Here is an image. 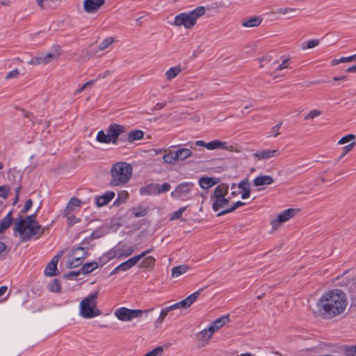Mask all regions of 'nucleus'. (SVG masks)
<instances>
[{"label":"nucleus","mask_w":356,"mask_h":356,"mask_svg":"<svg viewBox=\"0 0 356 356\" xmlns=\"http://www.w3.org/2000/svg\"><path fill=\"white\" fill-rule=\"evenodd\" d=\"M238 188L242 191V199H247L250 197L251 189L250 182L248 179L241 180L238 184Z\"/></svg>","instance_id":"obj_27"},{"label":"nucleus","mask_w":356,"mask_h":356,"mask_svg":"<svg viewBox=\"0 0 356 356\" xmlns=\"http://www.w3.org/2000/svg\"><path fill=\"white\" fill-rule=\"evenodd\" d=\"M134 252V248L131 246L118 245L113 251V258H123L127 257L131 255Z\"/></svg>","instance_id":"obj_16"},{"label":"nucleus","mask_w":356,"mask_h":356,"mask_svg":"<svg viewBox=\"0 0 356 356\" xmlns=\"http://www.w3.org/2000/svg\"><path fill=\"white\" fill-rule=\"evenodd\" d=\"M32 204H33V202L31 200L29 199V200H26L25 202L24 207L23 209L22 210V212H23V213L27 212L31 208Z\"/></svg>","instance_id":"obj_64"},{"label":"nucleus","mask_w":356,"mask_h":356,"mask_svg":"<svg viewBox=\"0 0 356 356\" xmlns=\"http://www.w3.org/2000/svg\"><path fill=\"white\" fill-rule=\"evenodd\" d=\"M105 133L103 130L99 131L97 135V141L101 143H110L111 142V125H110Z\"/></svg>","instance_id":"obj_23"},{"label":"nucleus","mask_w":356,"mask_h":356,"mask_svg":"<svg viewBox=\"0 0 356 356\" xmlns=\"http://www.w3.org/2000/svg\"><path fill=\"white\" fill-rule=\"evenodd\" d=\"M207 149L208 150L215 149H224L229 152H239L240 149L237 148L236 145H228L226 141H221L220 140H213L207 143Z\"/></svg>","instance_id":"obj_10"},{"label":"nucleus","mask_w":356,"mask_h":356,"mask_svg":"<svg viewBox=\"0 0 356 356\" xmlns=\"http://www.w3.org/2000/svg\"><path fill=\"white\" fill-rule=\"evenodd\" d=\"M59 54L49 53L46 55H40L31 58L28 63L31 65H47L54 60L58 59Z\"/></svg>","instance_id":"obj_11"},{"label":"nucleus","mask_w":356,"mask_h":356,"mask_svg":"<svg viewBox=\"0 0 356 356\" xmlns=\"http://www.w3.org/2000/svg\"><path fill=\"white\" fill-rule=\"evenodd\" d=\"M319 44V40H311L307 42L306 46H305V44L302 45V49L303 50L307 49H312L317 47Z\"/></svg>","instance_id":"obj_59"},{"label":"nucleus","mask_w":356,"mask_h":356,"mask_svg":"<svg viewBox=\"0 0 356 356\" xmlns=\"http://www.w3.org/2000/svg\"><path fill=\"white\" fill-rule=\"evenodd\" d=\"M170 188L171 186L168 183H164L161 186L159 184L158 195L169 191Z\"/></svg>","instance_id":"obj_61"},{"label":"nucleus","mask_w":356,"mask_h":356,"mask_svg":"<svg viewBox=\"0 0 356 356\" xmlns=\"http://www.w3.org/2000/svg\"><path fill=\"white\" fill-rule=\"evenodd\" d=\"M193 186V184L189 182L180 184L171 193V196L175 199L185 198L191 192Z\"/></svg>","instance_id":"obj_13"},{"label":"nucleus","mask_w":356,"mask_h":356,"mask_svg":"<svg viewBox=\"0 0 356 356\" xmlns=\"http://www.w3.org/2000/svg\"><path fill=\"white\" fill-rule=\"evenodd\" d=\"M298 210L295 209H288L283 211L277 215V218L272 220L270 225L273 230L277 229L282 223L287 222L297 213Z\"/></svg>","instance_id":"obj_8"},{"label":"nucleus","mask_w":356,"mask_h":356,"mask_svg":"<svg viewBox=\"0 0 356 356\" xmlns=\"http://www.w3.org/2000/svg\"><path fill=\"white\" fill-rule=\"evenodd\" d=\"M19 75V71L17 69L13 70L8 72L6 76L5 79L9 80L11 79H16Z\"/></svg>","instance_id":"obj_63"},{"label":"nucleus","mask_w":356,"mask_h":356,"mask_svg":"<svg viewBox=\"0 0 356 356\" xmlns=\"http://www.w3.org/2000/svg\"><path fill=\"white\" fill-rule=\"evenodd\" d=\"M62 255V252H58L56 255H55L51 261L47 264L44 273L47 276H53L56 275V271L57 270V264L59 259Z\"/></svg>","instance_id":"obj_17"},{"label":"nucleus","mask_w":356,"mask_h":356,"mask_svg":"<svg viewBox=\"0 0 356 356\" xmlns=\"http://www.w3.org/2000/svg\"><path fill=\"white\" fill-rule=\"evenodd\" d=\"M354 144L353 143H349L348 145L344 146L343 148H342V153L340 156V159H342L343 156H345L350 151H351L353 149V148L354 147Z\"/></svg>","instance_id":"obj_62"},{"label":"nucleus","mask_w":356,"mask_h":356,"mask_svg":"<svg viewBox=\"0 0 356 356\" xmlns=\"http://www.w3.org/2000/svg\"><path fill=\"white\" fill-rule=\"evenodd\" d=\"M245 204L244 202H241V201H238L236 202H235L231 207L229 208H226V209H224V210H222L220 212H219L218 213V216H223L225 214H227L228 213H231V212H233L234 211H235L238 207H241V206H243Z\"/></svg>","instance_id":"obj_45"},{"label":"nucleus","mask_w":356,"mask_h":356,"mask_svg":"<svg viewBox=\"0 0 356 356\" xmlns=\"http://www.w3.org/2000/svg\"><path fill=\"white\" fill-rule=\"evenodd\" d=\"M97 79H95V80H90V81H87L86 83H85L84 84H83L81 86H80L77 90L75 92V95H78V94H80L81 92H82L83 90H87L88 88L92 87L95 83V82L97 81Z\"/></svg>","instance_id":"obj_52"},{"label":"nucleus","mask_w":356,"mask_h":356,"mask_svg":"<svg viewBox=\"0 0 356 356\" xmlns=\"http://www.w3.org/2000/svg\"><path fill=\"white\" fill-rule=\"evenodd\" d=\"M263 21L260 16H253L245 18L241 22V25L245 28H254L259 26Z\"/></svg>","instance_id":"obj_18"},{"label":"nucleus","mask_w":356,"mask_h":356,"mask_svg":"<svg viewBox=\"0 0 356 356\" xmlns=\"http://www.w3.org/2000/svg\"><path fill=\"white\" fill-rule=\"evenodd\" d=\"M129 194L127 191H122L118 193V198L113 202V206H120L121 204L126 202L128 198Z\"/></svg>","instance_id":"obj_47"},{"label":"nucleus","mask_w":356,"mask_h":356,"mask_svg":"<svg viewBox=\"0 0 356 356\" xmlns=\"http://www.w3.org/2000/svg\"><path fill=\"white\" fill-rule=\"evenodd\" d=\"M139 261V257L134 256L127 261L118 265L115 269L113 270V275L119 273L120 271H127L134 266Z\"/></svg>","instance_id":"obj_15"},{"label":"nucleus","mask_w":356,"mask_h":356,"mask_svg":"<svg viewBox=\"0 0 356 356\" xmlns=\"http://www.w3.org/2000/svg\"><path fill=\"white\" fill-rule=\"evenodd\" d=\"M257 60L259 63V68L262 69L265 67L266 65H269V70H273V67L278 64V61L275 60L273 61L272 58L269 56H265L257 59Z\"/></svg>","instance_id":"obj_33"},{"label":"nucleus","mask_w":356,"mask_h":356,"mask_svg":"<svg viewBox=\"0 0 356 356\" xmlns=\"http://www.w3.org/2000/svg\"><path fill=\"white\" fill-rule=\"evenodd\" d=\"M274 182V179L269 175H260L255 177L253 180L254 186H263L265 185H270Z\"/></svg>","instance_id":"obj_22"},{"label":"nucleus","mask_w":356,"mask_h":356,"mask_svg":"<svg viewBox=\"0 0 356 356\" xmlns=\"http://www.w3.org/2000/svg\"><path fill=\"white\" fill-rule=\"evenodd\" d=\"M152 310L153 309L147 310L131 309L122 307L117 309L115 311L114 314L118 320L123 322H127L131 321L134 318H140L144 313H148Z\"/></svg>","instance_id":"obj_6"},{"label":"nucleus","mask_w":356,"mask_h":356,"mask_svg":"<svg viewBox=\"0 0 356 356\" xmlns=\"http://www.w3.org/2000/svg\"><path fill=\"white\" fill-rule=\"evenodd\" d=\"M211 201H212V209L215 211H218L221 209L224 210V209H226L225 208L228 206L229 202V200L225 198V197L211 200Z\"/></svg>","instance_id":"obj_24"},{"label":"nucleus","mask_w":356,"mask_h":356,"mask_svg":"<svg viewBox=\"0 0 356 356\" xmlns=\"http://www.w3.org/2000/svg\"><path fill=\"white\" fill-rule=\"evenodd\" d=\"M110 230L111 226L108 224L104 225L99 227L97 229L95 230L92 234V236L94 238L102 237L104 235L108 234L110 232Z\"/></svg>","instance_id":"obj_38"},{"label":"nucleus","mask_w":356,"mask_h":356,"mask_svg":"<svg viewBox=\"0 0 356 356\" xmlns=\"http://www.w3.org/2000/svg\"><path fill=\"white\" fill-rule=\"evenodd\" d=\"M228 185L222 184L218 185L214 190L213 195L211 197V200L225 197L228 193Z\"/></svg>","instance_id":"obj_25"},{"label":"nucleus","mask_w":356,"mask_h":356,"mask_svg":"<svg viewBox=\"0 0 356 356\" xmlns=\"http://www.w3.org/2000/svg\"><path fill=\"white\" fill-rule=\"evenodd\" d=\"M111 44V38H107L102 41L97 47L91 49L86 51L88 57L95 56L99 51H104Z\"/></svg>","instance_id":"obj_19"},{"label":"nucleus","mask_w":356,"mask_h":356,"mask_svg":"<svg viewBox=\"0 0 356 356\" xmlns=\"http://www.w3.org/2000/svg\"><path fill=\"white\" fill-rule=\"evenodd\" d=\"M317 306L323 318L331 319L344 313L348 306V298L341 289H334L324 293Z\"/></svg>","instance_id":"obj_1"},{"label":"nucleus","mask_w":356,"mask_h":356,"mask_svg":"<svg viewBox=\"0 0 356 356\" xmlns=\"http://www.w3.org/2000/svg\"><path fill=\"white\" fill-rule=\"evenodd\" d=\"M104 2L105 0H84L83 9L87 13H95Z\"/></svg>","instance_id":"obj_14"},{"label":"nucleus","mask_w":356,"mask_h":356,"mask_svg":"<svg viewBox=\"0 0 356 356\" xmlns=\"http://www.w3.org/2000/svg\"><path fill=\"white\" fill-rule=\"evenodd\" d=\"M163 160L167 164H175L177 162L175 152L170 151L168 154H164L163 156Z\"/></svg>","instance_id":"obj_42"},{"label":"nucleus","mask_w":356,"mask_h":356,"mask_svg":"<svg viewBox=\"0 0 356 356\" xmlns=\"http://www.w3.org/2000/svg\"><path fill=\"white\" fill-rule=\"evenodd\" d=\"M10 187L6 185L0 186V197L6 199L10 193Z\"/></svg>","instance_id":"obj_60"},{"label":"nucleus","mask_w":356,"mask_h":356,"mask_svg":"<svg viewBox=\"0 0 356 356\" xmlns=\"http://www.w3.org/2000/svg\"><path fill=\"white\" fill-rule=\"evenodd\" d=\"M322 114L321 111L314 109L310 111L307 115L304 116L305 120H313L315 118L319 117Z\"/></svg>","instance_id":"obj_50"},{"label":"nucleus","mask_w":356,"mask_h":356,"mask_svg":"<svg viewBox=\"0 0 356 356\" xmlns=\"http://www.w3.org/2000/svg\"><path fill=\"white\" fill-rule=\"evenodd\" d=\"M340 286L346 285L348 287V292L350 295V298L356 302V281L355 280H348L346 282L343 283L339 282Z\"/></svg>","instance_id":"obj_31"},{"label":"nucleus","mask_w":356,"mask_h":356,"mask_svg":"<svg viewBox=\"0 0 356 356\" xmlns=\"http://www.w3.org/2000/svg\"><path fill=\"white\" fill-rule=\"evenodd\" d=\"M81 202L79 199L74 197H72L69 200V202L63 211V215H68L69 213H72V211L76 208L81 207Z\"/></svg>","instance_id":"obj_26"},{"label":"nucleus","mask_w":356,"mask_h":356,"mask_svg":"<svg viewBox=\"0 0 356 356\" xmlns=\"http://www.w3.org/2000/svg\"><path fill=\"white\" fill-rule=\"evenodd\" d=\"M175 152L177 161H183L191 157L193 154V152L190 149L185 147L180 148Z\"/></svg>","instance_id":"obj_29"},{"label":"nucleus","mask_w":356,"mask_h":356,"mask_svg":"<svg viewBox=\"0 0 356 356\" xmlns=\"http://www.w3.org/2000/svg\"><path fill=\"white\" fill-rule=\"evenodd\" d=\"M131 212L136 218L143 217L147 215L148 209L143 207H134L131 209Z\"/></svg>","instance_id":"obj_44"},{"label":"nucleus","mask_w":356,"mask_h":356,"mask_svg":"<svg viewBox=\"0 0 356 356\" xmlns=\"http://www.w3.org/2000/svg\"><path fill=\"white\" fill-rule=\"evenodd\" d=\"M126 128L118 124H113V145H118L120 143L127 141V136L124 135Z\"/></svg>","instance_id":"obj_12"},{"label":"nucleus","mask_w":356,"mask_h":356,"mask_svg":"<svg viewBox=\"0 0 356 356\" xmlns=\"http://www.w3.org/2000/svg\"><path fill=\"white\" fill-rule=\"evenodd\" d=\"M159 184L152 183L145 186L141 187L140 193L142 195H158Z\"/></svg>","instance_id":"obj_20"},{"label":"nucleus","mask_w":356,"mask_h":356,"mask_svg":"<svg viewBox=\"0 0 356 356\" xmlns=\"http://www.w3.org/2000/svg\"><path fill=\"white\" fill-rule=\"evenodd\" d=\"M132 175V167L126 162H118L113 165V185L120 186L129 181Z\"/></svg>","instance_id":"obj_5"},{"label":"nucleus","mask_w":356,"mask_h":356,"mask_svg":"<svg viewBox=\"0 0 356 356\" xmlns=\"http://www.w3.org/2000/svg\"><path fill=\"white\" fill-rule=\"evenodd\" d=\"M64 217L67 218V224L70 226L74 225L75 223H77L80 221L79 218L74 216L72 213H69L68 215H63Z\"/></svg>","instance_id":"obj_57"},{"label":"nucleus","mask_w":356,"mask_h":356,"mask_svg":"<svg viewBox=\"0 0 356 356\" xmlns=\"http://www.w3.org/2000/svg\"><path fill=\"white\" fill-rule=\"evenodd\" d=\"M13 222L12 212H9L6 216L0 221V234L8 229Z\"/></svg>","instance_id":"obj_35"},{"label":"nucleus","mask_w":356,"mask_h":356,"mask_svg":"<svg viewBox=\"0 0 356 356\" xmlns=\"http://www.w3.org/2000/svg\"><path fill=\"white\" fill-rule=\"evenodd\" d=\"M297 11L295 8H280L273 13L279 15H287L289 14L294 13Z\"/></svg>","instance_id":"obj_49"},{"label":"nucleus","mask_w":356,"mask_h":356,"mask_svg":"<svg viewBox=\"0 0 356 356\" xmlns=\"http://www.w3.org/2000/svg\"><path fill=\"white\" fill-rule=\"evenodd\" d=\"M163 353V348L161 346H159L148 352L143 356H162Z\"/></svg>","instance_id":"obj_54"},{"label":"nucleus","mask_w":356,"mask_h":356,"mask_svg":"<svg viewBox=\"0 0 356 356\" xmlns=\"http://www.w3.org/2000/svg\"><path fill=\"white\" fill-rule=\"evenodd\" d=\"M229 321V315L222 316L216 319L210 325L209 328L213 333L219 328L227 324Z\"/></svg>","instance_id":"obj_21"},{"label":"nucleus","mask_w":356,"mask_h":356,"mask_svg":"<svg viewBox=\"0 0 356 356\" xmlns=\"http://www.w3.org/2000/svg\"><path fill=\"white\" fill-rule=\"evenodd\" d=\"M170 312V309H168V307H165V308L161 309L160 315H159V318H157V320L155 322V326L156 327H160L163 324L165 317L167 316L168 314Z\"/></svg>","instance_id":"obj_43"},{"label":"nucleus","mask_w":356,"mask_h":356,"mask_svg":"<svg viewBox=\"0 0 356 356\" xmlns=\"http://www.w3.org/2000/svg\"><path fill=\"white\" fill-rule=\"evenodd\" d=\"M189 267L187 265H179L175 266L172 268V277H178L180 275L186 273Z\"/></svg>","instance_id":"obj_39"},{"label":"nucleus","mask_w":356,"mask_h":356,"mask_svg":"<svg viewBox=\"0 0 356 356\" xmlns=\"http://www.w3.org/2000/svg\"><path fill=\"white\" fill-rule=\"evenodd\" d=\"M14 232L19 233L22 241H27L36 235H38L37 238L42 236L44 228L38 224L35 215H31L24 218H20L16 221Z\"/></svg>","instance_id":"obj_2"},{"label":"nucleus","mask_w":356,"mask_h":356,"mask_svg":"<svg viewBox=\"0 0 356 356\" xmlns=\"http://www.w3.org/2000/svg\"><path fill=\"white\" fill-rule=\"evenodd\" d=\"M97 266L98 265L97 262L86 263L84 265H83L81 270L83 274H88L96 269Z\"/></svg>","instance_id":"obj_46"},{"label":"nucleus","mask_w":356,"mask_h":356,"mask_svg":"<svg viewBox=\"0 0 356 356\" xmlns=\"http://www.w3.org/2000/svg\"><path fill=\"white\" fill-rule=\"evenodd\" d=\"M213 334V332H211L209 327L202 330L198 334L200 341H201L203 343V345L207 344L209 342V339L211 338Z\"/></svg>","instance_id":"obj_37"},{"label":"nucleus","mask_w":356,"mask_h":356,"mask_svg":"<svg viewBox=\"0 0 356 356\" xmlns=\"http://www.w3.org/2000/svg\"><path fill=\"white\" fill-rule=\"evenodd\" d=\"M206 10L203 6H199L189 13H181L175 16L173 25L183 26L186 29H192L197 23V19L205 14Z\"/></svg>","instance_id":"obj_3"},{"label":"nucleus","mask_w":356,"mask_h":356,"mask_svg":"<svg viewBox=\"0 0 356 356\" xmlns=\"http://www.w3.org/2000/svg\"><path fill=\"white\" fill-rule=\"evenodd\" d=\"M60 283L57 279H54L52 282L49 284V289L52 292H58L60 291Z\"/></svg>","instance_id":"obj_53"},{"label":"nucleus","mask_w":356,"mask_h":356,"mask_svg":"<svg viewBox=\"0 0 356 356\" xmlns=\"http://www.w3.org/2000/svg\"><path fill=\"white\" fill-rule=\"evenodd\" d=\"M155 259L152 256L145 257L138 267L140 268H152L155 265Z\"/></svg>","instance_id":"obj_41"},{"label":"nucleus","mask_w":356,"mask_h":356,"mask_svg":"<svg viewBox=\"0 0 356 356\" xmlns=\"http://www.w3.org/2000/svg\"><path fill=\"white\" fill-rule=\"evenodd\" d=\"M204 290V288L200 289L197 291L188 296L185 299L180 302H176L170 306H168L170 311H173L179 308L187 309L190 307L193 302H195L198 298L200 293Z\"/></svg>","instance_id":"obj_7"},{"label":"nucleus","mask_w":356,"mask_h":356,"mask_svg":"<svg viewBox=\"0 0 356 356\" xmlns=\"http://www.w3.org/2000/svg\"><path fill=\"white\" fill-rule=\"evenodd\" d=\"M282 126V122L276 124L275 126L273 127L270 130V134L268 136V137H274L276 138L279 135H280V129Z\"/></svg>","instance_id":"obj_58"},{"label":"nucleus","mask_w":356,"mask_h":356,"mask_svg":"<svg viewBox=\"0 0 356 356\" xmlns=\"http://www.w3.org/2000/svg\"><path fill=\"white\" fill-rule=\"evenodd\" d=\"M88 248L77 247L72 250V257L74 259H79L83 261L88 255Z\"/></svg>","instance_id":"obj_30"},{"label":"nucleus","mask_w":356,"mask_h":356,"mask_svg":"<svg viewBox=\"0 0 356 356\" xmlns=\"http://www.w3.org/2000/svg\"><path fill=\"white\" fill-rule=\"evenodd\" d=\"M186 207L179 208L177 211L170 214V220L172 221L177 219H180L183 213L186 211Z\"/></svg>","instance_id":"obj_51"},{"label":"nucleus","mask_w":356,"mask_h":356,"mask_svg":"<svg viewBox=\"0 0 356 356\" xmlns=\"http://www.w3.org/2000/svg\"><path fill=\"white\" fill-rule=\"evenodd\" d=\"M289 62V58L284 59L281 64H277L278 65L273 70H270V72H268V74L271 76H273V79L275 80L278 77H281V75L275 74L276 72L278 71L282 70L284 69H286L289 67L288 63Z\"/></svg>","instance_id":"obj_34"},{"label":"nucleus","mask_w":356,"mask_h":356,"mask_svg":"<svg viewBox=\"0 0 356 356\" xmlns=\"http://www.w3.org/2000/svg\"><path fill=\"white\" fill-rule=\"evenodd\" d=\"M82 264V260L79 259H74L73 258L71 261H68L67 263V268H76L79 266H81Z\"/></svg>","instance_id":"obj_56"},{"label":"nucleus","mask_w":356,"mask_h":356,"mask_svg":"<svg viewBox=\"0 0 356 356\" xmlns=\"http://www.w3.org/2000/svg\"><path fill=\"white\" fill-rule=\"evenodd\" d=\"M355 139L356 136L354 134H350L343 137H342L337 143L338 145H343L346 143H353L354 146H355Z\"/></svg>","instance_id":"obj_48"},{"label":"nucleus","mask_w":356,"mask_h":356,"mask_svg":"<svg viewBox=\"0 0 356 356\" xmlns=\"http://www.w3.org/2000/svg\"><path fill=\"white\" fill-rule=\"evenodd\" d=\"M144 133L140 130H134L129 133L127 137V141L133 143L135 140H140L143 138Z\"/></svg>","instance_id":"obj_40"},{"label":"nucleus","mask_w":356,"mask_h":356,"mask_svg":"<svg viewBox=\"0 0 356 356\" xmlns=\"http://www.w3.org/2000/svg\"><path fill=\"white\" fill-rule=\"evenodd\" d=\"M97 293H92L80 302L79 314L84 318H92L101 314L97 305Z\"/></svg>","instance_id":"obj_4"},{"label":"nucleus","mask_w":356,"mask_h":356,"mask_svg":"<svg viewBox=\"0 0 356 356\" xmlns=\"http://www.w3.org/2000/svg\"><path fill=\"white\" fill-rule=\"evenodd\" d=\"M353 61V58L352 56H348V57H341L339 59H334L332 60L331 64L332 65H337L341 63H350Z\"/></svg>","instance_id":"obj_55"},{"label":"nucleus","mask_w":356,"mask_h":356,"mask_svg":"<svg viewBox=\"0 0 356 356\" xmlns=\"http://www.w3.org/2000/svg\"><path fill=\"white\" fill-rule=\"evenodd\" d=\"M181 72V67L179 65L170 67L165 72V76L167 81L174 79Z\"/></svg>","instance_id":"obj_36"},{"label":"nucleus","mask_w":356,"mask_h":356,"mask_svg":"<svg viewBox=\"0 0 356 356\" xmlns=\"http://www.w3.org/2000/svg\"><path fill=\"white\" fill-rule=\"evenodd\" d=\"M281 154L279 149L257 150L252 156L256 161H266L278 157Z\"/></svg>","instance_id":"obj_9"},{"label":"nucleus","mask_w":356,"mask_h":356,"mask_svg":"<svg viewBox=\"0 0 356 356\" xmlns=\"http://www.w3.org/2000/svg\"><path fill=\"white\" fill-rule=\"evenodd\" d=\"M219 181L218 179L209 177H201L199 179L200 186L204 189H208Z\"/></svg>","instance_id":"obj_28"},{"label":"nucleus","mask_w":356,"mask_h":356,"mask_svg":"<svg viewBox=\"0 0 356 356\" xmlns=\"http://www.w3.org/2000/svg\"><path fill=\"white\" fill-rule=\"evenodd\" d=\"M111 200V191H106L104 195L95 197L96 205L102 207Z\"/></svg>","instance_id":"obj_32"}]
</instances>
